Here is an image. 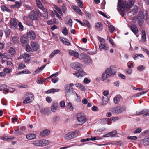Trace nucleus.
Segmentation results:
<instances>
[{
  "instance_id": "3",
  "label": "nucleus",
  "mask_w": 149,
  "mask_h": 149,
  "mask_svg": "<svg viewBox=\"0 0 149 149\" xmlns=\"http://www.w3.org/2000/svg\"><path fill=\"white\" fill-rule=\"evenodd\" d=\"M25 99L23 101L24 104H26L31 102L34 100V96L31 93H27L25 96Z\"/></svg>"
},
{
  "instance_id": "20",
  "label": "nucleus",
  "mask_w": 149,
  "mask_h": 149,
  "mask_svg": "<svg viewBox=\"0 0 149 149\" xmlns=\"http://www.w3.org/2000/svg\"><path fill=\"white\" fill-rule=\"evenodd\" d=\"M122 0H118V11H123L124 6L123 5V2H121Z\"/></svg>"
},
{
  "instance_id": "21",
  "label": "nucleus",
  "mask_w": 149,
  "mask_h": 149,
  "mask_svg": "<svg viewBox=\"0 0 149 149\" xmlns=\"http://www.w3.org/2000/svg\"><path fill=\"white\" fill-rule=\"evenodd\" d=\"M130 29L136 35L138 32V29L137 26L134 24L131 25Z\"/></svg>"
},
{
  "instance_id": "34",
  "label": "nucleus",
  "mask_w": 149,
  "mask_h": 149,
  "mask_svg": "<svg viewBox=\"0 0 149 149\" xmlns=\"http://www.w3.org/2000/svg\"><path fill=\"white\" fill-rule=\"evenodd\" d=\"M103 102L102 104L103 105L106 104L108 101V98L107 96H103L102 97Z\"/></svg>"
},
{
  "instance_id": "64",
  "label": "nucleus",
  "mask_w": 149,
  "mask_h": 149,
  "mask_svg": "<svg viewBox=\"0 0 149 149\" xmlns=\"http://www.w3.org/2000/svg\"><path fill=\"white\" fill-rule=\"evenodd\" d=\"M90 82V81L87 78H85L83 80V82L86 84H88Z\"/></svg>"
},
{
  "instance_id": "26",
  "label": "nucleus",
  "mask_w": 149,
  "mask_h": 149,
  "mask_svg": "<svg viewBox=\"0 0 149 149\" xmlns=\"http://www.w3.org/2000/svg\"><path fill=\"white\" fill-rule=\"evenodd\" d=\"M26 137L28 140H32L36 138V136L34 134L29 133L26 135Z\"/></svg>"
},
{
  "instance_id": "10",
  "label": "nucleus",
  "mask_w": 149,
  "mask_h": 149,
  "mask_svg": "<svg viewBox=\"0 0 149 149\" xmlns=\"http://www.w3.org/2000/svg\"><path fill=\"white\" fill-rule=\"evenodd\" d=\"M71 66L72 68L74 69H77V68H82L83 66V65L78 62L73 63H72Z\"/></svg>"
},
{
  "instance_id": "35",
  "label": "nucleus",
  "mask_w": 149,
  "mask_h": 149,
  "mask_svg": "<svg viewBox=\"0 0 149 149\" xmlns=\"http://www.w3.org/2000/svg\"><path fill=\"white\" fill-rule=\"evenodd\" d=\"M121 97V96L119 95H116L114 98V101L115 103H118L120 100V99Z\"/></svg>"
},
{
  "instance_id": "15",
  "label": "nucleus",
  "mask_w": 149,
  "mask_h": 149,
  "mask_svg": "<svg viewBox=\"0 0 149 149\" xmlns=\"http://www.w3.org/2000/svg\"><path fill=\"white\" fill-rule=\"evenodd\" d=\"M70 54L76 58H79V54L77 52L74 50H70L69 51Z\"/></svg>"
},
{
  "instance_id": "11",
  "label": "nucleus",
  "mask_w": 149,
  "mask_h": 149,
  "mask_svg": "<svg viewBox=\"0 0 149 149\" xmlns=\"http://www.w3.org/2000/svg\"><path fill=\"white\" fill-rule=\"evenodd\" d=\"M138 8V6L135 5L133 9L128 13V15L130 16L134 15L137 12Z\"/></svg>"
},
{
  "instance_id": "63",
  "label": "nucleus",
  "mask_w": 149,
  "mask_h": 149,
  "mask_svg": "<svg viewBox=\"0 0 149 149\" xmlns=\"http://www.w3.org/2000/svg\"><path fill=\"white\" fill-rule=\"evenodd\" d=\"M87 55H86L85 54L83 53L81 54L80 55L81 59L83 60L85 58Z\"/></svg>"
},
{
  "instance_id": "31",
  "label": "nucleus",
  "mask_w": 149,
  "mask_h": 149,
  "mask_svg": "<svg viewBox=\"0 0 149 149\" xmlns=\"http://www.w3.org/2000/svg\"><path fill=\"white\" fill-rule=\"evenodd\" d=\"M83 61L85 63L88 65L91 62V59L90 57L87 55Z\"/></svg>"
},
{
  "instance_id": "59",
  "label": "nucleus",
  "mask_w": 149,
  "mask_h": 149,
  "mask_svg": "<svg viewBox=\"0 0 149 149\" xmlns=\"http://www.w3.org/2000/svg\"><path fill=\"white\" fill-rule=\"evenodd\" d=\"M18 26H19V29L21 30H23L24 29V27L21 22H19L18 23Z\"/></svg>"
},
{
  "instance_id": "36",
  "label": "nucleus",
  "mask_w": 149,
  "mask_h": 149,
  "mask_svg": "<svg viewBox=\"0 0 149 149\" xmlns=\"http://www.w3.org/2000/svg\"><path fill=\"white\" fill-rule=\"evenodd\" d=\"M21 42L22 44H25L27 42V37L24 36H22L21 38Z\"/></svg>"
},
{
  "instance_id": "27",
  "label": "nucleus",
  "mask_w": 149,
  "mask_h": 149,
  "mask_svg": "<svg viewBox=\"0 0 149 149\" xmlns=\"http://www.w3.org/2000/svg\"><path fill=\"white\" fill-rule=\"evenodd\" d=\"M102 23L100 22H98L96 23L95 24V28L98 31H101L103 29L102 27L101 26Z\"/></svg>"
},
{
  "instance_id": "33",
  "label": "nucleus",
  "mask_w": 149,
  "mask_h": 149,
  "mask_svg": "<svg viewBox=\"0 0 149 149\" xmlns=\"http://www.w3.org/2000/svg\"><path fill=\"white\" fill-rule=\"evenodd\" d=\"M60 51L58 49L54 50L50 54L49 57L52 58L55 55H56L60 52Z\"/></svg>"
},
{
  "instance_id": "16",
  "label": "nucleus",
  "mask_w": 149,
  "mask_h": 149,
  "mask_svg": "<svg viewBox=\"0 0 149 149\" xmlns=\"http://www.w3.org/2000/svg\"><path fill=\"white\" fill-rule=\"evenodd\" d=\"M71 7L78 14L81 16L82 15V12L78 7L75 5H73Z\"/></svg>"
},
{
  "instance_id": "32",
  "label": "nucleus",
  "mask_w": 149,
  "mask_h": 149,
  "mask_svg": "<svg viewBox=\"0 0 149 149\" xmlns=\"http://www.w3.org/2000/svg\"><path fill=\"white\" fill-rule=\"evenodd\" d=\"M142 143L145 146L149 145V138L144 139L141 141Z\"/></svg>"
},
{
  "instance_id": "61",
  "label": "nucleus",
  "mask_w": 149,
  "mask_h": 149,
  "mask_svg": "<svg viewBox=\"0 0 149 149\" xmlns=\"http://www.w3.org/2000/svg\"><path fill=\"white\" fill-rule=\"evenodd\" d=\"M73 22L71 19H69L68 22L66 23L70 27L72 26Z\"/></svg>"
},
{
  "instance_id": "19",
  "label": "nucleus",
  "mask_w": 149,
  "mask_h": 149,
  "mask_svg": "<svg viewBox=\"0 0 149 149\" xmlns=\"http://www.w3.org/2000/svg\"><path fill=\"white\" fill-rule=\"evenodd\" d=\"M60 40L65 45L68 46L70 45V43L69 42V41L65 38L61 37L60 38Z\"/></svg>"
},
{
  "instance_id": "8",
  "label": "nucleus",
  "mask_w": 149,
  "mask_h": 149,
  "mask_svg": "<svg viewBox=\"0 0 149 149\" xmlns=\"http://www.w3.org/2000/svg\"><path fill=\"white\" fill-rule=\"evenodd\" d=\"M38 12L36 11H31L29 15V18L33 20H36L38 18Z\"/></svg>"
},
{
  "instance_id": "44",
  "label": "nucleus",
  "mask_w": 149,
  "mask_h": 149,
  "mask_svg": "<svg viewBox=\"0 0 149 149\" xmlns=\"http://www.w3.org/2000/svg\"><path fill=\"white\" fill-rule=\"evenodd\" d=\"M97 38L100 42V44H102L105 43V40L102 38L97 36Z\"/></svg>"
},
{
  "instance_id": "60",
  "label": "nucleus",
  "mask_w": 149,
  "mask_h": 149,
  "mask_svg": "<svg viewBox=\"0 0 149 149\" xmlns=\"http://www.w3.org/2000/svg\"><path fill=\"white\" fill-rule=\"evenodd\" d=\"M7 86L6 84H3L0 86V91L4 90Z\"/></svg>"
},
{
  "instance_id": "52",
  "label": "nucleus",
  "mask_w": 149,
  "mask_h": 149,
  "mask_svg": "<svg viewBox=\"0 0 149 149\" xmlns=\"http://www.w3.org/2000/svg\"><path fill=\"white\" fill-rule=\"evenodd\" d=\"M4 32L6 36L9 35L10 33V30L8 29H5Z\"/></svg>"
},
{
  "instance_id": "41",
  "label": "nucleus",
  "mask_w": 149,
  "mask_h": 149,
  "mask_svg": "<svg viewBox=\"0 0 149 149\" xmlns=\"http://www.w3.org/2000/svg\"><path fill=\"white\" fill-rule=\"evenodd\" d=\"M9 53L12 54L13 56L15 53V50L14 48L10 47L8 49Z\"/></svg>"
},
{
  "instance_id": "12",
  "label": "nucleus",
  "mask_w": 149,
  "mask_h": 149,
  "mask_svg": "<svg viewBox=\"0 0 149 149\" xmlns=\"http://www.w3.org/2000/svg\"><path fill=\"white\" fill-rule=\"evenodd\" d=\"M41 113L43 114L48 115L51 113V111L50 109L48 107L42 108L40 110Z\"/></svg>"
},
{
  "instance_id": "9",
  "label": "nucleus",
  "mask_w": 149,
  "mask_h": 149,
  "mask_svg": "<svg viewBox=\"0 0 149 149\" xmlns=\"http://www.w3.org/2000/svg\"><path fill=\"white\" fill-rule=\"evenodd\" d=\"M77 120L79 122L84 123L86 121V118L84 115L79 113L77 114Z\"/></svg>"
},
{
  "instance_id": "28",
  "label": "nucleus",
  "mask_w": 149,
  "mask_h": 149,
  "mask_svg": "<svg viewBox=\"0 0 149 149\" xmlns=\"http://www.w3.org/2000/svg\"><path fill=\"white\" fill-rule=\"evenodd\" d=\"M146 40V35L145 31L143 30L141 32V40L142 42H144Z\"/></svg>"
},
{
  "instance_id": "30",
  "label": "nucleus",
  "mask_w": 149,
  "mask_h": 149,
  "mask_svg": "<svg viewBox=\"0 0 149 149\" xmlns=\"http://www.w3.org/2000/svg\"><path fill=\"white\" fill-rule=\"evenodd\" d=\"M30 55L27 53L24 54L23 58L25 62H27L30 61Z\"/></svg>"
},
{
  "instance_id": "5",
  "label": "nucleus",
  "mask_w": 149,
  "mask_h": 149,
  "mask_svg": "<svg viewBox=\"0 0 149 149\" xmlns=\"http://www.w3.org/2000/svg\"><path fill=\"white\" fill-rule=\"evenodd\" d=\"M135 2L134 0H129L128 1H123V5L124 6L123 11L126 9H129L134 4Z\"/></svg>"
},
{
  "instance_id": "58",
  "label": "nucleus",
  "mask_w": 149,
  "mask_h": 149,
  "mask_svg": "<svg viewBox=\"0 0 149 149\" xmlns=\"http://www.w3.org/2000/svg\"><path fill=\"white\" fill-rule=\"evenodd\" d=\"M108 27L111 33L113 32L115 29L114 27L112 25L109 26Z\"/></svg>"
},
{
  "instance_id": "1",
  "label": "nucleus",
  "mask_w": 149,
  "mask_h": 149,
  "mask_svg": "<svg viewBox=\"0 0 149 149\" xmlns=\"http://www.w3.org/2000/svg\"><path fill=\"white\" fill-rule=\"evenodd\" d=\"M115 71L111 68H107L103 73L102 76V80L104 81L107 79L109 76H112L115 74Z\"/></svg>"
},
{
  "instance_id": "13",
  "label": "nucleus",
  "mask_w": 149,
  "mask_h": 149,
  "mask_svg": "<svg viewBox=\"0 0 149 149\" xmlns=\"http://www.w3.org/2000/svg\"><path fill=\"white\" fill-rule=\"evenodd\" d=\"M50 133V130L48 129H46L41 131L40 132V135L41 137H45L48 135Z\"/></svg>"
},
{
  "instance_id": "55",
  "label": "nucleus",
  "mask_w": 149,
  "mask_h": 149,
  "mask_svg": "<svg viewBox=\"0 0 149 149\" xmlns=\"http://www.w3.org/2000/svg\"><path fill=\"white\" fill-rule=\"evenodd\" d=\"M43 10H44V13H43V16L45 19H47L48 18V12L45 8Z\"/></svg>"
},
{
  "instance_id": "22",
  "label": "nucleus",
  "mask_w": 149,
  "mask_h": 149,
  "mask_svg": "<svg viewBox=\"0 0 149 149\" xmlns=\"http://www.w3.org/2000/svg\"><path fill=\"white\" fill-rule=\"evenodd\" d=\"M77 87L78 88L81 90L82 91H85L86 90L85 87L81 84L77 83L75 84Z\"/></svg>"
},
{
  "instance_id": "2",
  "label": "nucleus",
  "mask_w": 149,
  "mask_h": 149,
  "mask_svg": "<svg viewBox=\"0 0 149 149\" xmlns=\"http://www.w3.org/2000/svg\"><path fill=\"white\" fill-rule=\"evenodd\" d=\"M49 141L47 140H37L33 141L32 144L36 147L45 146L49 144Z\"/></svg>"
},
{
  "instance_id": "49",
  "label": "nucleus",
  "mask_w": 149,
  "mask_h": 149,
  "mask_svg": "<svg viewBox=\"0 0 149 149\" xmlns=\"http://www.w3.org/2000/svg\"><path fill=\"white\" fill-rule=\"evenodd\" d=\"M145 69V67L143 65L139 66L137 68V69L139 71H141Z\"/></svg>"
},
{
  "instance_id": "56",
  "label": "nucleus",
  "mask_w": 149,
  "mask_h": 149,
  "mask_svg": "<svg viewBox=\"0 0 149 149\" xmlns=\"http://www.w3.org/2000/svg\"><path fill=\"white\" fill-rule=\"evenodd\" d=\"M3 71L6 73H9L11 72V69L9 68H5L3 70Z\"/></svg>"
},
{
  "instance_id": "47",
  "label": "nucleus",
  "mask_w": 149,
  "mask_h": 149,
  "mask_svg": "<svg viewBox=\"0 0 149 149\" xmlns=\"http://www.w3.org/2000/svg\"><path fill=\"white\" fill-rule=\"evenodd\" d=\"M62 9L64 13H66L67 11L66 5L65 3L63 4L62 6Z\"/></svg>"
},
{
  "instance_id": "38",
  "label": "nucleus",
  "mask_w": 149,
  "mask_h": 149,
  "mask_svg": "<svg viewBox=\"0 0 149 149\" xmlns=\"http://www.w3.org/2000/svg\"><path fill=\"white\" fill-rule=\"evenodd\" d=\"M65 139L67 140L72 139V137L71 136V132L68 133L65 135Z\"/></svg>"
},
{
  "instance_id": "6",
  "label": "nucleus",
  "mask_w": 149,
  "mask_h": 149,
  "mask_svg": "<svg viewBox=\"0 0 149 149\" xmlns=\"http://www.w3.org/2000/svg\"><path fill=\"white\" fill-rule=\"evenodd\" d=\"M126 108L124 107H116L111 109V111L113 113H119L124 111Z\"/></svg>"
},
{
  "instance_id": "54",
  "label": "nucleus",
  "mask_w": 149,
  "mask_h": 149,
  "mask_svg": "<svg viewBox=\"0 0 149 149\" xmlns=\"http://www.w3.org/2000/svg\"><path fill=\"white\" fill-rule=\"evenodd\" d=\"M62 32L63 33L65 36L67 35L68 33V31L67 30V29L66 27H63L62 30Z\"/></svg>"
},
{
  "instance_id": "39",
  "label": "nucleus",
  "mask_w": 149,
  "mask_h": 149,
  "mask_svg": "<svg viewBox=\"0 0 149 149\" xmlns=\"http://www.w3.org/2000/svg\"><path fill=\"white\" fill-rule=\"evenodd\" d=\"M3 56L6 59H11L13 57L12 54H10L9 53H4Z\"/></svg>"
},
{
  "instance_id": "4",
  "label": "nucleus",
  "mask_w": 149,
  "mask_h": 149,
  "mask_svg": "<svg viewBox=\"0 0 149 149\" xmlns=\"http://www.w3.org/2000/svg\"><path fill=\"white\" fill-rule=\"evenodd\" d=\"M138 19H145L146 21H148V15L147 11H143V12L142 11L139 12L137 16Z\"/></svg>"
},
{
  "instance_id": "42",
  "label": "nucleus",
  "mask_w": 149,
  "mask_h": 149,
  "mask_svg": "<svg viewBox=\"0 0 149 149\" xmlns=\"http://www.w3.org/2000/svg\"><path fill=\"white\" fill-rule=\"evenodd\" d=\"M22 129H23L24 130H25L26 129V128L24 127H21L20 130L19 129L17 130H15L14 132V133L15 134L19 133V134L22 133H23V132L21 130H22Z\"/></svg>"
},
{
  "instance_id": "43",
  "label": "nucleus",
  "mask_w": 149,
  "mask_h": 149,
  "mask_svg": "<svg viewBox=\"0 0 149 149\" xmlns=\"http://www.w3.org/2000/svg\"><path fill=\"white\" fill-rule=\"evenodd\" d=\"M1 8L2 10L3 11H6L9 12H11V10L5 6H1Z\"/></svg>"
},
{
  "instance_id": "53",
  "label": "nucleus",
  "mask_w": 149,
  "mask_h": 149,
  "mask_svg": "<svg viewBox=\"0 0 149 149\" xmlns=\"http://www.w3.org/2000/svg\"><path fill=\"white\" fill-rule=\"evenodd\" d=\"M26 67V65L23 63H20L19 64L18 69L19 70H22Z\"/></svg>"
},
{
  "instance_id": "37",
  "label": "nucleus",
  "mask_w": 149,
  "mask_h": 149,
  "mask_svg": "<svg viewBox=\"0 0 149 149\" xmlns=\"http://www.w3.org/2000/svg\"><path fill=\"white\" fill-rule=\"evenodd\" d=\"M31 73L28 70H24L17 74V75H20L22 74H30Z\"/></svg>"
},
{
  "instance_id": "50",
  "label": "nucleus",
  "mask_w": 149,
  "mask_h": 149,
  "mask_svg": "<svg viewBox=\"0 0 149 149\" xmlns=\"http://www.w3.org/2000/svg\"><path fill=\"white\" fill-rule=\"evenodd\" d=\"M138 21L137 22L138 24L140 26H141L144 22V19H138Z\"/></svg>"
},
{
  "instance_id": "45",
  "label": "nucleus",
  "mask_w": 149,
  "mask_h": 149,
  "mask_svg": "<svg viewBox=\"0 0 149 149\" xmlns=\"http://www.w3.org/2000/svg\"><path fill=\"white\" fill-rule=\"evenodd\" d=\"M83 22V24H84V26H85V25H86L89 29H91V26L90 25V24L88 21L86 20H84Z\"/></svg>"
},
{
  "instance_id": "14",
  "label": "nucleus",
  "mask_w": 149,
  "mask_h": 149,
  "mask_svg": "<svg viewBox=\"0 0 149 149\" xmlns=\"http://www.w3.org/2000/svg\"><path fill=\"white\" fill-rule=\"evenodd\" d=\"M73 74L78 77L80 76L83 77L85 75L84 72L82 69L77 70L75 73H74Z\"/></svg>"
},
{
  "instance_id": "62",
  "label": "nucleus",
  "mask_w": 149,
  "mask_h": 149,
  "mask_svg": "<svg viewBox=\"0 0 149 149\" xmlns=\"http://www.w3.org/2000/svg\"><path fill=\"white\" fill-rule=\"evenodd\" d=\"M60 105L62 108H64L65 106V102L64 101H62L60 103Z\"/></svg>"
},
{
  "instance_id": "23",
  "label": "nucleus",
  "mask_w": 149,
  "mask_h": 149,
  "mask_svg": "<svg viewBox=\"0 0 149 149\" xmlns=\"http://www.w3.org/2000/svg\"><path fill=\"white\" fill-rule=\"evenodd\" d=\"M58 106V104L57 103L54 102L53 103L51 107V109L52 112H55Z\"/></svg>"
},
{
  "instance_id": "48",
  "label": "nucleus",
  "mask_w": 149,
  "mask_h": 149,
  "mask_svg": "<svg viewBox=\"0 0 149 149\" xmlns=\"http://www.w3.org/2000/svg\"><path fill=\"white\" fill-rule=\"evenodd\" d=\"M71 136L72 137V139L74 138L77 136L78 135V132L77 131H74L71 132Z\"/></svg>"
},
{
  "instance_id": "7",
  "label": "nucleus",
  "mask_w": 149,
  "mask_h": 149,
  "mask_svg": "<svg viewBox=\"0 0 149 149\" xmlns=\"http://www.w3.org/2000/svg\"><path fill=\"white\" fill-rule=\"evenodd\" d=\"M73 88H72L69 87L68 85H65L64 87L65 93L66 96H70L71 93L73 91Z\"/></svg>"
},
{
  "instance_id": "51",
  "label": "nucleus",
  "mask_w": 149,
  "mask_h": 149,
  "mask_svg": "<svg viewBox=\"0 0 149 149\" xmlns=\"http://www.w3.org/2000/svg\"><path fill=\"white\" fill-rule=\"evenodd\" d=\"M145 113H146V110H144L142 111H137L136 112V114L137 115H140L144 114Z\"/></svg>"
},
{
  "instance_id": "57",
  "label": "nucleus",
  "mask_w": 149,
  "mask_h": 149,
  "mask_svg": "<svg viewBox=\"0 0 149 149\" xmlns=\"http://www.w3.org/2000/svg\"><path fill=\"white\" fill-rule=\"evenodd\" d=\"M127 139L131 140H136L137 139V137L135 136H128Z\"/></svg>"
},
{
  "instance_id": "40",
  "label": "nucleus",
  "mask_w": 149,
  "mask_h": 149,
  "mask_svg": "<svg viewBox=\"0 0 149 149\" xmlns=\"http://www.w3.org/2000/svg\"><path fill=\"white\" fill-rule=\"evenodd\" d=\"M19 38L16 36H14L12 37V40L13 42L17 43L18 42Z\"/></svg>"
},
{
  "instance_id": "17",
  "label": "nucleus",
  "mask_w": 149,
  "mask_h": 149,
  "mask_svg": "<svg viewBox=\"0 0 149 149\" xmlns=\"http://www.w3.org/2000/svg\"><path fill=\"white\" fill-rule=\"evenodd\" d=\"M28 37L31 40H34L36 37L34 32L33 31H30L27 33Z\"/></svg>"
},
{
  "instance_id": "24",
  "label": "nucleus",
  "mask_w": 149,
  "mask_h": 149,
  "mask_svg": "<svg viewBox=\"0 0 149 149\" xmlns=\"http://www.w3.org/2000/svg\"><path fill=\"white\" fill-rule=\"evenodd\" d=\"M99 47L100 51L102 50L103 49L107 50L109 49V47L108 45L105 43L102 44H100L99 45Z\"/></svg>"
},
{
  "instance_id": "29",
  "label": "nucleus",
  "mask_w": 149,
  "mask_h": 149,
  "mask_svg": "<svg viewBox=\"0 0 149 149\" xmlns=\"http://www.w3.org/2000/svg\"><path fill=\"white\" fill-rule=\"evenodd\" d=\"M36 4L38 7L41 10L44 9V8L40 0H36Z\"/></svg>"
},
{
  "instance_id": "25",
  "label": "nucleus",
  "mask_w": 149,
  "mask_h": 149,
  "mask_svg": "<svg viewBox=\"0 0 149 149\" xmlns=\"http://www.w3.org/2000/svg\"><path fill=\"white\" fill-rule=\"evenodd\" d=\"M31 46L33 50L36 51L38 49V45L33 42H31Z\"/></svg>"
},
{
  "instance_id": "46",
  "label": "nucleus",
  "mask_w": 149,
  "mask_h": 149,
  "mask_svg": "<svg viewBox=\"0 0 149 149\" xmlns=\"http://www.w3.org/2000/svg\"><path fill=\"white\" fill-rule=\"evenodd\" d=\"M68 108L71 111H73L74 109V108L72 106V104L71 102H69L68 104Z\"/></svg>"
},
{
  "instance_id": "18",
  "label": "nucleus",
  "mask_w": 149,
  "mask_h": 149,
  "mask_svg": "<svg viewBox=\"0 0 149 149\" xmlns=\"http://www.w3.org/2000/svg\"><path fill=\"white\" fill-rule=\"evenodd\" d=\"M17 25L16 21L14 19H11L10 21V26L11 28L14 29L16 28Z\"/></svg>"
}]
</instances>
